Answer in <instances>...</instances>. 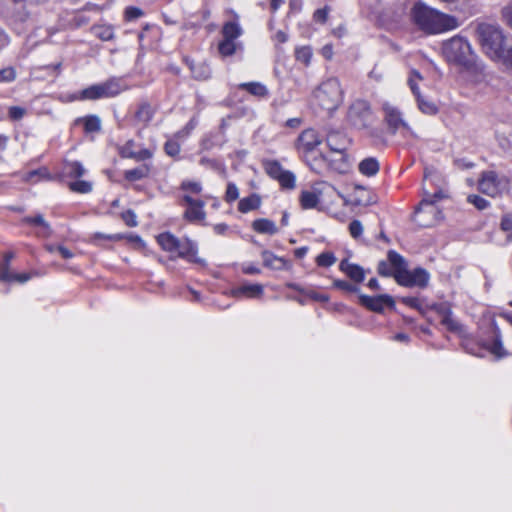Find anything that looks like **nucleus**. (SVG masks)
<instances>
[{
  "label": "nucleus",
  "instance_id": "f257e3e1",
  "mask_svg": "<svg viewBox=\"0 0 512 512\" xmlns=\"http://www.w3.org/2000/svg\"><path fill=\"white\" fill-rule=\"evenodd\" d=\"M411 23L426 35H437L454 30L460 26L458 19L423 1H416L410 8Z\"/></svg>",
  "mask_w": 512,
  "mask_h": 512
},
{
  "label": "nucleus",
  "instance_id": "f03ea898",
  "mask_svg": "<svg viewBox=\"0 0 512 512\" xmlns=\"http://www.w3.org/2000/svg\"><path fill=\"white\" fill-rule=\"evenodd\" d=\"M48 0H4V15L9 25L17 34H23L32 29L36 23L35 6Z\"/></svg>",
  "mask_w": 512,
  "mask_h": 512
},
{
  "label": "nucleus",
  "instance_id": "7ed1b4c3",
  "mask_svg": "<svg viewBox=\"0 0 512 512\" xmlns=\"http://www.w3.org/2000/svg\"><path fill=\"white\" fill-rule=\"evenodd\" d=\"M441 53L448 63L465 69L472 68L477 58L468 39L461 35L443 41Z\"/></svg>",
  "mask_w": 512,
  "mask_h": 512
},
{
  "label": "nucleus",
  "instance_id": "20e7f679",
  "mask_svg": "<svg viewBox=\"0 0 512 512\" xmlns=\"http://www.w3.org/2000/svg\"><path fill=\"white\" fill-rule=\"evenodd\" d=\"M347 119L353 127L364 130L368 136L376 140L383 139L382 130L373 127L376 117L367 101L361 99L354 101L349 107Z\"/></svg>",
  "mask_w": 512,
  "mask_h": 512
},
{
  "label": "nucleus",
  "instance_id": "39448f33",
  "mask_svg": "<svg viewBox=\"0 0 512 512\" xmlns=\"http://www.w3.org/2000/svg\"><path fill=\"white\" fill-rule=\"evenodd\" d=\"M156 239L164 251L176 254L177 257L189 262L205 265V260L197 256V244L189 238L179 239L170 232H163Z\"/></svg>",
  "mask_w": 512,
  "mask_h": 512
},
{
  "label": "nucleus",
  "instance_id": "423d86ee",
  "mask_svg": "<svg viewBox=\"0 0 512 512\" xmlns=\"http://www.w3.org/2000/svg\"><path fill=\"white\" fill-rule=\"evenodd\" d=\"M343 96L340 81L336 77L326 79L313 91L317 105L327 112L338 109L343 102Z\"/></svg>",
  "mask_w": 512,
  "mask_h": 512
},
{
  "label": "nucleus",
  "instance_id": "0eeeda50",
  "mask_svg": "<svg viewBox=\"0 0 512 512\" xmlns=\"http://www.w3.org/2000/svg\"><path fill=\"white\" fill-rule=\"evenodd\" d=\"M477 34L483 49L492 59L506 46V38L497 25L481 23L477 27Z\"/></svg>",
  "mask_w": 512,
  "mask_h": 512
},
{
  "label": "nucleus",
  "instance_id": "6e6552de",
  "mask_svg": "<svg viewBox=\"0 0 512 512\" xmlns=\"http://www.w3.org/2000/svg\"><path fill=\"white\" fill-rule=\"evenodd\" d=\"M127 86L120 78H110L105 82L91 85L80 93L81 100H98L113 98L125 91Z\"/></svg>",
  "mask_w": 512,
  "mask_h": 512
},
{
  "label": "nucleus",
  "instance_id": "1a4fd4ad",
  "mask_svg": "<svg viewBox=\"0 0 512 512\" xmlns=\"http://www.w3.org/2000/svg\"><path fill=\"white\" fill-rule=\"evenodd\" d=\"M509 188V179L492 170L482 172L478 181V189L483 194L491 197L500 196L507 192Z\"/></svg>",
  "mask_w": 512,
  "mask_h": 512
},
{
  "label": "nucleus",
  "instance_id": "9d476101",
  "mask_svg": "<svg viewBox=\"0 0 512 512\" xmlns=\"http://www.w3.org/2000/svg\"><path fill=\"white\" fill-rule=\"evenodd\" d=\"M463 348L467 353L478 357H483L485 351H489L497 359L504 358L508 355V352L503 347L500 331L496 327L494 328V340L491 344L474 343L472 340L466 339L463 342Z\"/></svg>",
  "mask_w": 512,
  "mask_h": 512
},
{
  "label": "nucleus",
  "instance_id": "9b49d317",
  "mask_svg": "<svg viewBox=\"0 0 512 512\" xmlns=\"http://www.w3.org/2000/svg\"><path fill=\"white\" fill-rule=\"evenodd\" d=\"M396 282L404 287H427L430 275L423 268H415L413 270H402L399 273H393Z\"/></svg>",
  "mask_w": 512,
  "mask_h": 512
},
{
  "label": "nucleus",
  "instance_id": "f8f14e48",
  "mask_svg": "<svg viewBox=\"0 0 512 512\" xmlns=\"http://www.w3.org/2000/svg\"><path fill=\"white\" fill-rule=\"evenodd\" d=\"M382 110L384 113V122L386 123L389 131L395 134L400 129L411 131V127L405 121L401 110L389 102L382 104Z\"/></svg>",
  "mask_w": 512,
  "mask_h": 512
},
{
  "label": "nucleus",
  "instance_id": "ddd939ff",
  "mask_svg": "<svg viewBox=\"0 0 512 512\" xmlns=\"http://www.w3.org/2000/svg\"><path fill=\"white\" fill-rule=\"evenodd\" d=\"M321 143L322 138L319 133L313 128H308L303 130L297 137L295 148L299 154L307 159Z\"/></svg>",
  "mask_w": 512,
  "mask_h": 512
},
{
  "label": "nucleus",
  "instance_id": "4468645a",
  "mask_svg": "<svg viewBox=\"0 0 512 512\" xmlns=\"http://www.w3.org/2000/svg\"><path fill=\"white\" fill-rule=\"evenodd\" d=\"M441 218V210L433 202L428 200H422L415 211V221L423 227L433 226Z\"/></svg>",
  "mask_w": 512,
  "mask_h": 512
},
{
  "label": "nucleus",
  "instance_id": "2eb2a0df",
  "mask_svg": "<svg viewBox=\"0 0 512 512\" xmlns=\"http://www.w3.org/2000/svg\"><path fill=\"white\" fill-rule=\"evenodd\" d=\"M358 299L362 306L377 313L383 312L385 307L394 308L395 306L393 298L387 294L377 296L359 294Z\"/></svg>",
  "mask_w": 512,
  "mask_h": 512
},
{
  "label": "nucleus",
  "instance_id": "dca6fc26",
  "mask_svg": "<svg viewBox=\"0 0 512 512\" xmlns=\"http://www.w3.org/2000/svg\"><path fill=\"white\" fill-rule=\"evenodd\" d=\"M137 144L134 140H128L125 144L119 146L118 152L122 158L134 159L138 162L145 161L153 156V152L148 148L136 149Z\"/></svg>",
  "mask_w": 512,
  "mask_h": 512
},
{
  "label": "nucleus",
  "instance_id": "f3484780",
  "mask_svg": "<svg viewBox=\"0 0 512 512\" xmlns=\"http://www.w3.org/2000/svg\"><path fill=\"white\" fill-rule=\"evenodd\" d=\"M263 265L266 268L282 271L289 270L291 268V262L283 257H279L269 250H263L261 252Z\"/></svg>",
  "mask_w": 512,
  "mask_h": 512
},
{
  "label": "nucleus",
  "instance_id": "a211bd4d",
  "mask_svg": "<svg viewBox=\"0 0 512 512\" xmlns=\"http://www.w3.org/2000/svg\"><path fill=\"white\" fill-rule=\"evenodd\" d=\"M264 288L261 284L244 283L232 290L234 297L258 299L263 296Z\"/></svg>",
  "mask_w": 512,
  "mask_h": 512
},
{
  "label": "nucleus",
  "instance_id": "6ab92c4d",
  "mask_svg": "<svg viewBox=\"0 0 512 512\" xmlns=\"http://www.w3.org/2000/svg\"><path fill=\"white\" fill-rule=\"evenodd\" d=\"M320 160L327 163V165L332 170L339 172V173H344L349 168L346 152L331 153V155H329V156L321 154Z\"/></svg>",
  "mask_w": 512,
  "mask_h": 512
},
{
  "label": "nucleus",
  "instance_id": "aec40b11",
  "mask_svg": "<svg viewBox=\"0 0 512 512\" xmlns=\"http://www.w3.org/2000/svg\"><path fill=\"white\" fill-rule=\"evenodd\" d=\"M339 269L355 283H362L365 279L364 269L358 264L349 262L347 259H343L340 262Z\"/></svg>",
  "mask_w": 512,
  "mask_h": 512
},
{
  "label": "nucleus",
  "instance_id": "412c9836",
  "mask_svg": "<svg viewBox=\"0 0 512 512\" xmlns=\"http://www.w3.org/2000/svg\"><path fill=\"white\" fill-rule=\"evenodd\" d=\"M193 78L198 81H205L211 77V68L206 62L195 63L193 60L185 59Z\"/></svg>",
  "mask_w": 512,
  "mask_h": 512
},
{
  "label": "nucleus",
  "instance_id": "4be33fe9",
  "mask_svg": "<svg viewBox=\"0 0 512 512\" xmlns=\"http://www.w3.org/2000/svg\"><path fill=\"white\" fill-rule=\"evenodd\" d=\"M327 146L331 153L346 152L348 141L344 135L338 132H330L326 138Z\"/></svg>",
  "mask_w": 512,
  "mask_h": 512
},
{
  "label": "nucleus",
  "instance_id": "5701e85b",
  "mask_svg": "<svg viewBox=\"0 0 512 512\" xmlns=\"http://www.w3.org/2000/svg\"><path fill=\"white\" fill-rule=\"evenodd\" d=\"M252 228L260 234L274 235L278 232L276 224L269 219L259 218L252 222Z\"/></svg>",
  "mask_w": 512,
  "mask_h": 512
},
{
  "label": "nucleus",
  "instance_id": "b1692460",
  "mask_svg": "<svg viewBox=\"0 0 512 512\" xmlns=\"http://www.w3.org/2000/svg\"><path fill=\"white\" fill-rule=\"evenodd\" d=\"M261 205V198L258 194H251L248 197L242 198L238 203V210L241 213H248L256 210Z\"/></svg>",
  "mask_w": 512,
  "mask_h": 512
},
{
  "label": "nucleus",
  "instance_id": "393cba45",
  "mask_svg": "<svg viewBox=\"0 0 512 512\" xmlns=\"http://www.w3.org/2000/svg\"><path fill=\"white\" fill-rule=\"evenodd\" d=\"M379 168V162L374 157L363 159L358 166L360 173L368 177L376 175L379 171Z\"/></svg>",
  "mask_w": 512,
  "mask_h": 512
},
{
  "label": "nucleus",
  "instance_id": "a878e982",
  "mask_svg": "<svg viewBox=\"0 0 512 512\" xmlns=\"http://www.w3.org/2000/svg\"><path fill=\"white\" fill-rule=\"evenodd\" d=\"M76 123H82L86 133H94L101 130V119L97 115H87L78 118Z\"/></svg>",
  "mask_w": 512,
  "mask_h": 512
},
{
  "label": "nucleus",
  "instance_id": "bb28decb",
  "mask_svg": "<svg viewBox=\"0 0 512 512\" xmlns=\"http://www.w3.org/2000/svg\"><path fill=\"white\" fill-rule=\"evenodd\" d=\"M204 207V201L195 206L188 207L184 213V217L190 222L203 221L206 218Z\"/></svg>",
  "mask_w": 512,
  "mask_h": 512
},
{
  "label": "nucleus",
  "instance_id": "cd10ccee",
  "mask_svg": "<svg viewBox=\"0 0 512 512\" xmlns=\"http://www.w3.org/2000/svg\"><path fill=\"white\" fill-rule=\"evenodd\" d=\"M23 221L30 225L40 226L42 231L39 233V235L43 237H49L52 233L49 223L46 222L41 214L35 216H27L23 219Z\"/></svg>",
  "mask_w": 512,
  "mask_h": 512
},
{
  "label": "nucleus",
  "instance_id": "c85d7f7f",
  "mask_svg": "<svg viewBox=\"0 0 512 512\" xmlns=\"http://www.w3.org/2000/svg\"><path fill=\"white\" fill-rule=\"evenodd\" d=\"M239 88L257 97H267L269 94L267 87L260 82L241 83Z\"/></svg>",
  "mask_w": 512,
  "mask_h": 512
},
{
  "label": "nucleus",
  "instance_id": "c756f323",
  "mask_svg": "<svg viewBox=\"0 0 512 512\" xmlns=\"http://www.w3.org/2000/svg\"><path fill=\"white\" fill-rule=\"evenodd\" d=\"M242 35V28L236 21H229L223 25V39L236 41Z\"/></svg>",
  "mask_w": 512,
  "mask_h": 512
},
{
  "label": "nucleus",
  "instance_id": "7c9ffc66",
  "mask_svg": "<svg viewBox=\"0 0 512 512\" xmlns=\"http://www.w3.org/2000/svg\"><path fill=\"white\" fill-rule=\"evenodd\" d=\"M154 114L155 110L152 106L148 102H143L139 105L135 118L144 125H147L152 120Z\"/></svg>",
  "mask_w": 512,
  "mask_h": 512
},
{
  "label": "nucleus",
  "instance_id": "2f4dec72",
  "mask_svg": "<svg viewBox=\"0 0 512 512\" xmlns=\"http://www.w3.org/2000/svg\"><path fill=\"white\" fill-rule=\"evenodd\" d=\"M263 167L265 172L276 181L286 171L277 160H266L263 162Z\"/></svg>",
  "mask_w": 512,
  "mask_h": 512
},
{
  "label": "nucleus",
  "instance_id": "473e14b6",
  "mask_svg": "<svg viewBox=\"0 0 512 512\" xmlns=\"http://www.w3.org/2000/svg\"><path fill=\"white\" fill-rule=\"evenodd\" d=\"M149 172L150 168L145 164L134 169L126 170L124 177L127 181L133 182L146 178L149 175Z\"/></svg>",
  "mask_w": 512,
  "mask_h": 512
},
{
  "label": "nucleus",
  "instance_id": "72a5a7b5",
  "mask_svg": "<svg viewBox=\"0 0 512 512\" xmlns=\"http://www.w3.org/2000/svg\"><path fill=\"white\" fill-rule=\"evenodd\" d=\"M416 102H417L418 109L423 114L430 115V116L437 114V112H438L437 105L433 101L428 99L427 97L421 95L420 97H418L416 99Z\"/></svg>",
  "mask_w": 512,
  "mask_h": 512
},
{
  "label": "nucleus",
  "instance_id": "f704fd0d",
  "mask_svg": "<svg viewBox=\"0 0 512 512\" xmlns=\"http://www.w3.org/2000/svg\"><path fill=\"white\" fill-rule=\"evenodd\" d=\"M64 173L70 178H80L85 174V168L78 161H70L65 163Z\"/></svg>",
  "mask_w": 512,
  "mask_h": 512
},
{
  "label": "nucleus",
  "instance_id": "c9c22d12",
  "mask_svg": "<svg viewBox=\"0 0 512 512\" xmlns=\"http://www.w3.org/2000/svg\"><path fill=\"white\" fill-rule=\"evenodd\" d=\"M388 261L394 268V273H399L402 270H407V263L403 256L394 250L388 252Z\"/></svg>",
  "mask_w": 512,
  "mask_h": 512
},
{
  "label": "nucleus",
  "instance_id": "e433bc0d",
  "mask_svg": "<svg viewBox=\"0 0 512 512\" xmlns=\"http://www.w3.org/2000/svg\"><path fill=\"white\" fill-rule=\"evenodd\" d=\"M319 203V196L312 191H302L300 204L303 209H313Z\"/></svg>",
  "mask_w": 512,
  "mask_h": 512
},
{
  "label": "nucleus",
  "instance_id": "4c0bfd02",
  "mask_svg": "<svg viewBox=\"0 0 512 512\" xmlns=\"http://www.w3.org/2000/svg\"><path fill=\"white\" fill-rule=\"evenodd\" d=\"M92 32L102 41H110L114 38V30L111 25H95L92 27Z\"/></svg>",
  "mask_w": 512,
  "mask_h": 512
},
{
  "label": "nucleus",
  "instance_id": "58836bf2",
  "mask_svg": "<svg viewBox=\"0 0 512 512\" xmlns=\"http://www.w3.org/2000/svg\"><path fill=\"white\" fill-rule=\"evenodd\" d=\"M441 324L451 332H460L462 329L461 324L452 317V312L450 309L445 311L441 320Z\"/></svg>",
  "mask_w": 512,
  "mask_h": 512
},
{
  "label": "nucleus",
  "instance_id": "ea45409f",
  "mask_svg": "<svg viewBox=\"0 0 512 512\" xmlns=\"http://www.w3.org/2000/svg\"><path fill=\"white\" fill-rule=\"evenodd\" d=\"M238 46L239 44L236 41L222 39L218 45V50L222 56L227 57L233 55Z\"/></svg>",
  "mask_w": 512,
  "mask_h": 512
},
{
  "label": "nucleus",
  "instance_id": "a19ab883",
  "mask_svg": "<svg viewBox=\"0 0 512 512\" xmlns=\"http://www.w3.org/2000/svg\"><path fill=\"white\" fill-rule=\"evenodd\" d=\"M494 59L500 61L507 70L512 71V44L506 45Z\"/></svg>",
  "mask_w": 512,
  "mask_h": 512
},
{
  "label": "nucleus",
  "instance_id": "79ce46f5",
  "mask_svg": "<svg viewBox=\"0 0 512 512\" xmlns=\"http://www.w3.org/2000/svg\"><path fill=\"white\" fill-rule=\"evenodd\" d=\"M282 189H294L296 186V177L293 172L286 170L284 173L277 179Z\"/></svg>",
  "mask_w": 512,
  "mask_h": 512
},
{
  "label": "nucleus",
  "instance_id": "37998d69",
  "mask_svg": "<svg viewBox=\"0 0 512 512\" xmlns=\"http://www.w3.org/2000/svg\"><path fill=\"white\" fill-rule=\"evenodd\" d=\"M69 189L75 193L87 194L92 191L93 185L89 181L77 180L69 183Z\"/></svg>",
  "mask_w": 512,
  "mask_h": 512
},
{
  "label": "nucleus",
  "instance_id": "c03bdc74",
  "mask_svg": "<svg viewBox=\"0 0 512 512\" xmlns=\"http://www.w3.org/2000/svg\"><path fill=\"white\" fill-rule=\"evenodd\" d=\"M295 58L304 65H309L312 58V50L309 46L297 47L295 49Z\"/></svg>",
  "mask_w": 512,
  "mask_h": 512
},
{
  "label": "nucleus",
  "instance_id": "a18cd8bd",
  "mask_svg": "<svg viewBox=\"0 0 512 512\" xmlns=\"http://www.w3.org/2000/svg\"><path fill=\"white\" fill-rule=\"evenodd\" d=\"M422 80V76L419 72L413 70L408 78V86L413 93L415 99L420 97L422 94L420 93L418 83Z\"/></svg>",
  "mask_w": 512,
  "mask_h": 512
},
{
  "label": "nucleus",
  "instance_id": "49530a36",
  "mask_svg": "<svg viewBox=\"0 0 512 512\" xmlns=\"http://www.w3.org/2000/svg\"><path fill=\"white\" fill-rule=\"evenodd\" d=\"M333 287L347 293H359L360 289L356 284L345 280L336 279L333 281Z\"/></svg>",
  "mask_w": 512,
  "mask_h": 512
},
{
  "label": "nucleus",
  "instance_id": "de8ad7c7",
  "mask_svg": "<svg viewBox=\"0 0 512 512\" xmlns=\"http://www.w3.org/2000/svg\"><path fill=\"white\" fill-rule=\"evenodd\" d=\"M180 189L191 194H200L203 188L202 184L198 181L184 180L180 185Z\"/></svg>",
  "mask_w": 512,
  "mask_h": 512
},
{
  "label": "nucleus",
  "instance_id": "09e8293b",
  "mask_svg": "<svg viewBox=\"0 0 512 512\" xmlns=\"http://www.w3.org/2000/svg\"><path fill=\"white\" fill-rule=\"evenodd\" d=\"M336 257L332 252H323L316 258L317 265L320 267H330L336 262Z\"/></svg>",
  "mask_w": 512,
  "mask_h": 512
},
{
  "label": "nucleus",
  "instance_id": "8fccbe9b",
  "mask_svg": "<svg viewBox=\"0 0 512 512\" xmlns=\"http://www.w3.org/2000/svg\"><path fill=\"white\" fill-rule=\"evenodd\" d=\"M16 70L12 66L0 70V83H10L16 79Z\"/></svg>",
  "mask_w": 512,
  "mask_h": 512
},
{
  "label": "nucleus",
  "instance_id": "3c124183",
  "mask_svg": "<svg viewBox=\"0 0 512 512\" xmlns=\"http://www.w3.org/2000/svg\"><path fill=\"white\" fill-rule=\"evenodd\" d=\"M238 197H239L238 187L234 183L229 182L227 184V188H226V192H225V196H224L225 201L227 203H232L235 200H237Z\"/></svg>",
  "mask_w": 512,
  "mask_h": 512
},
{
  "label": "nucleus",
  "instance_id": "603ef678",
  "mask_svg": "<svg viewBox=\"0 0 512 512\" xmlns=\"http://www.w3.org/2000/svg\"><path fill=\"white\" fill-rule=\"evenodd\" d=\"M467 201L474 205L478 210H484L489 206V201L475 194L469 195L467 197Z\"/></svg>",
  "mask_w": 512,
  "mask_h": 512
},
{
  "label": "nucleus",
  "instance_id": "864d4df0",
  "mask_svg": "<svg viewBox=\"0 0 512 512\" xmlns=\"http://www.w3.org/2000/svg\"><path fill=\"white\" fill-rule=\"evenodd\" d=\"M143 11L134 6H129L125 9L124 17L126 21H133L143 16Z\"/></svg>",
  "mask_w": 512,
  "mask_h": 512
},
{
  "label": "nucleus",
  "instance_id": "5fc2aeb1",
  "mask_svg": "<svg viewBox=\"0 0 512 512\" xmlns=\"http://www.w3.org/2000/svg\"><path fill=\"white\" fill-rule=\"evenodd\" d=\"M26 114V109L20 106H11L8 110V116L12 121L21 120Z\"/></svg>",
  "mask_w": 512,
  "mask_h": 512
},
{
  "label": "nucleus",
  "instance_id": "6e6d98bb",
  "mask_svg": "<svg viewBox=\"0 0 512 512\" xmlns=\"http://www.w3.org/2000/svg\"><path fill=\"white\" fill-rule=\"evenodd\" d=\"M350 235L354 239H358L363 233V225L359 220H353L349 224Z\"/></svg>",
  "mask_w": 512,
  "mask_h": 512
},
{
  "label": "nucleus",
  "instance_id": "4d7b16f0",
  "mask_svg": "<svg viewBox=\"0 0 512 512\" xmlns=\"http://www.w3.org/2000/svg\"><path fill=\"white\" fill-rule=\"evenodd\" d=\"M501 15L503 22L512 29V1L502 8Z\"/></svg>",
  "mask_w": 512,
  "mask_h": 512
},
{
  "label": "nucleus",
  "instance_id": "13d9d810",
  "mask_svg": "<svg viewBox=\"0 0 512 512\" xmlns=\"http://www.w3.org/2000/svg\"><path fill=\"white\" fill-rule=\"evenodd\" d=\"M164 150L167 155L174 157L180 153L181 148H180V145L176 141L169 140L165 143Z\"/></svg>",
  "mask_w": 512,
  "mask_h": 512
},
{
  "label": "nucleus",
  "instance_id": "bf43d9fd",
  "mask_svg": "<svg viewBox=\"0 0 512 512\" xmlns=\"http://www.w3.org/2000/svg\"><path fill=\"white\" fill-rule=\"evenodd\" d=\"M122 219L129 227L137 226V216L133 210H127L122 213Z\"/></svg>",
  "mask_w": 512,
  "mask_h": 512
},
{
  "label": "nucleus",
  "instance_id": "052dcab7",
  "mask_svg": "<svg viewBox=\"0 0 512 512\" xmlns=\"http://www.w3.org/2000/svg\"><path fill=\"white\" fill-rule=\"evenodd\" d=\"M10 263L3 262L0 264V280L3 282H11Z\"/></svg>",
  "mask_w": 512,
  "mask_h": 512
},
{
  "label": "nucleus",
  "instance_id": "680f3d73",
  "mask_svg": "<svg viewBox=\"0 0 512 512\" xmlns=\"http://www.w3.org/2000/svg\"><path fill=\"white\" fill-rule=\"evenodd\" d=\"M32 278L30 273H13L11 275V282L25 283Z\"/></svg>",
  "mask_w": 512,
  "mask_h": 512
},
{
  "label": "nucleus",
  "instance_id": "e2e57ef3",
  "mask_svg": "<svg viewBox=\"0 0 512 512\" xmlns=\"http://www.w3.org/2000/svg\"><path fill=\"white\" fill-rule=\"evenodd\" d=\"M242 272L247 275H257L261 273V269L253 264H243Z\"/></svg>",
  "mask_w": 512,
  "mask_h": 512
},
{
  "label": "nucleus",
  "instance_id": "0e129e2a",
  "mask_svg": "<svg viewBox=\"0 0 512 512\" xmlns=\"http://www.w3.org/2000/svg\"><path fill=\"white\" fill-rule=\"evenodd\" d=\"M314 20L317 22L324 23L327 20L328 17V10L327 8L318 9L314 12Z\"/></svg>",
  "mask_w": 512,
  "mask_h": 512
},
{
  "label": "nucleus",
  "instance_id": "69168bd1",
  "mask_svg": "<svg viewBox=\"0 0 512 512\" xmlns=\"http://www.w3.org/2000/svg\"><path fill=\"white\" fill-rule=\"evenodd\" d=\"M454 164L459 169H470L474 166L473 162H471L465 158L456 159L454 161Z\"/></svg>",
  "mask_w": 512,
  "mask_h": 512
},
{
  "label": "nucleus",
  "instance_id": "338daca9",
  "mask_svg": "<svg viewBox=\"0 0 512 512\" xmlns=\"http://www.w3.org/2000/svg\"><path fill=\"white\" fill-rule=\"evenodd\" d=\"M501 229L505 232L512 230V215H506L502 218Z\"/></svg>",
  "mask_w": 512,
  "mask_h": 512
},
{
  "label": "nucleus",
  "instance_id": "774afa93",
  "mask_svg": "<svg viewBox=\"0 0 512 512\" xmlns=\"http://www.w3.org/2000/svg\"><path fill=\"white\" fill-rule=\"evenodd\" d=\"M272 40L276 43H285L288 41V34L285 31L278 30L273 36Z\"/></svg>",
  "mask_w": 512,
  "mask_h": 512
}]
</instances>
